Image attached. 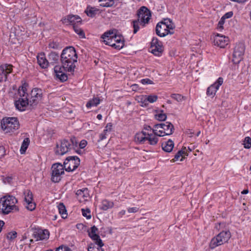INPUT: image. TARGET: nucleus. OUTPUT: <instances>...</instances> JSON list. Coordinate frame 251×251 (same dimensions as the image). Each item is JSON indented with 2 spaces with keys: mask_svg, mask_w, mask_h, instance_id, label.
Instances as JSON below:
<instances>
[{
  "mask_svg": "<svg viewBox=\"0 0 251 251\" xmlns=\"http://www.w3.org/2000/svg\"><path fill=\"white\" fill-rule=\"evenodd\" d=\"M77 55L73 47L65 48L60 55V60L63 69L66 72L73 73L75 68Z\"/></svg>",
  "mask_w": 251,
  "mask_h": 251,
  "instance_id": "1",
  "label": "nucleus"
},
{
  "mask_svg": "<svg viewBox=\"0 0 251 251\" xmlns=\"http://www.w3.org/2000/svg\"><path fill=\"white\" fill-rule=\"evenodd\" d=\"M102 42L117 50H121L124 46V37L117 34L116 31H109L105 32L102 36Z\"/></svg>",
  "mask_w": 251,
  "mask_h": 251,
  "instance_id": "2",
  "label": "nucleus"
},
{
  "mask_svg": "<svg viewBox=\"0 0 251 251\" xmlns=\"http://www.w3.org/2000/svg\"><path fill=\"white\" fill-rule=\"evenodd\" d=\"M17 199L13 196L6 195L0 199V211L3 214L19 211V207L16 205Z\"/></svg>",
  "mask_w": 251,
  "mask_h": 251,
  "instance_id": "3",
  "label": "nucleus"
},
{
  "mask_svg": "<svg viewBox=\"0 0 251 251\" xmlns=\"http://www.w3.org/2000/svg\"><path fill=\"white\" fill-rule=\"evenodd\" d=\"M151 17V11L145 6H142L138 10V19L133 21V33L139 29V25L145 26L149 22Z\"/></svg>",
  "mask_w": 251,
  "mask_h": 251,
  "instance_id": "4",
  "label": "nucleus"
},
{
  "mask_svg": "<svg viewBox=\"0 0 251 251\" xmlns=\"http://www.w3.org/2000/svg\"><path fill=\"white\" fill-rule=\"evenodd\" d=\"M158 136L153 132H146L143 131L136 134L135 136V142L139 144H148L155 146L158 142Z\"/></svg>",
  "mask_w": 251,
  "mask_h": 251,
  "instance_id": "5",
  "label": "nucleus"
},
{
  "mask_svg": "<svg viewBox=\"0 0 251 251\" xmlns=\"http://www.w3.org/2000/svg\"><path fill=\"white\" fill-rule=\"evenodd\" d=\"M231 236V233L229 230L222 231L211 239L209 243V248L213 250L218 246L227 243Z\"/></svg>",
  "mask_w": 251,
  "mask_h": 251,
  "instance_id": "6",
  "label": "nucleus"
},
{
  "mask_svg": "<svg viewBox=\"0 0 251 251\" xmlns=\"http://www.w3.org/2000/svg\"><path fill=\"white\" fill-rule=\"evenodd\" d=\"M27 85L25 84L19 88L18 94L20 98L15 100V105L19 111H24L27 106L29 105V100L27 98L28 94L27 93Z\"/></svg>",
  "mask_w": 251,
  "mask_h": 251,
  "instance_id": "7",
  "label": "nucleus"
},
{
  "mask_svg": "<svg viewBox=\"0 0 251 251\" xmlns=\"http://www.w3.org/2000/svg\"><path fill=\"white\" fill-rule=\"evenodd\" d=\"M174 24L168 19H165L164 22L158 23L156 26L155 31L156 34L160 37L174 33Z\"/></svg>",
  "mask_w": 251,
  "mask_h": 251,
  "instance_id": "8",
  "label": "nucleus"
},
{
  "mask_svg": "<svg viewBox=\"0 0 251 251\" xmlns=\"http://www.w3.org/2000/svg\"><path fill=\"white\" fill-rule=\"evenodd\" d=\"M1 126L5 133H10L17 130L20 124L17 118L5 117L1 121Z\"/></svg>",
  "mask_w": 251,
  "mask_h": 251,
  "instance_id": "9",
  "label": "nucleus"
},
{
  "mask_svg": "<svg viewBox=\"0 0 251 251\" xmlns=\"http://www.w3.org/2000/svg\"><path fill=\"white\" fill-rule=\"evenodd\" d=\"M77 143L75 137L71 138L70 140H63L61 142L60 145H57L56 153L60 155H63L72 149H75L77 147Z\"/></svg>",
  "mask_w": 251,
  "mask_h": 251,
  "instance_id": "10",
  "label": "nucleus"
},
{
  "mask_svg": "<svg viewBox=\"0 0 251 251\" xmlns=\"http://www.w3.org/2000/svg\"><path fill=\"white\" fill-rule=\"evenodd\" d=\"M80 164L79 158L75 156H69L64 162V168L67 172L75 170Z\"/></svg>",
  "mask_w": 251,
  "mask_h": 251,
  "instance_id": "11",
  "label": "nucleus"
},
{
  "mask_svg": "<svg viewBox=\"0 0 251 251\" xmlns=\"http://www.w3.org/2000/svg\"><path fill=\"white\" fill-rule=\"evenodd\" d=\"M64 166L60 163H55L51 167V180L54 182H58L61 178V175L64 173Z\"/></svg>",
  "mask_w": 251,
  "mask_h": 251,
  "instance_id": "12",
  "label": "nucleus"
},
{
  "mask_svg": "<svg viewBox=\"0 0 251 251\" xmlns=\"http://www.w3.org/2000/svg\"><path fill=\"white\" fill-rule=\"evenodd\" d=\"M245 50V46L243 43H239L235 46L232 58V61L234 63L238 64L242 60Z\"/></svg>",
  "mask_w": 251,
  "mask_h": 251,
  "instance_id": "13",
  "label": "nucleus"
},
{
  "mask_svg": "<svg viewBox=\"0 0 251 251\" xmlns=\"http://www.w3.org/2000/svg\"><path fill=\"white\" fill-rule=\"evenodd\" d=\"M42 97V90L39 88H34L31 91L30 95L27 98L29 100V105L34 106L36 105L41 100Z\"/></svg>",
  "mask_w": 251,
  "mask_h": 251,
  "instance_id": "14",
  "label": "nucleus"
},
{
  "mask_svg": "<svg viewBox=\"0 0 251 251\" xmlns=\"http://www.w3.org/2000/svg\"><path fill=\"white\" fill-rule=\"evenodd\" d=\"M151 52L155 55L160 56L163 51V47L161 41L156 38H153L151 42Z\"/></svg>",
  "mask_w": 251,
  "mask_h": 251,
  "instance_id": "15",
  "label": "nucleus"
},
{
  "mask_svg": "<svg viewBox=\"0 0 251 251\" xmlns=\"http://www.w3.org/2000/svg\"><path fill=\"white\" fill-rule=\"evenodd\" d=\"M24 194L26 208L30 211L35 209L36 204L33 201V196L31 192L29 190H26L24 191Z\"/></svg>",
  "mask_w": 251,
  "mask_h": 251,
  "instance_id": "16",
  "label": "nucleus"
},
{
  "mask_svg": "<svg viewBox=\"0 0 251 251\" xmlns=\"http://www.w3.org/2000/svg\"><path fill=\"white\" fill-rule=\"evenodd\" d=\"M223 78L221 77H219L216 82L208 87L206 91L207 95L210 96L211 98L214 97L216 92L219 89V87L223 84Z\"/></svg>",
  "mask_w": 251,
  "mask_h": 251,
  "instance_id": "17",
  "label": "nucleus"
},
{
  "mask_svg": "<svg viewBox=\"0 0 251 251\" xmlns=\"http://www.w3.org/2000/svg\"><path fill=\"white\" fill-rule=\"evenodd\" d=\"M98 228L94 226L91 227L90 230L88 231V235L93 240L95 241L96 244L98 245L100 248H101L103 246V244L100 237L98 234Z\"/></svg>",
  "mask_w": 251,
  "mask_h": 251,
  "instance_id": "18",
  "label": "nucleus"
},
{
  "mask_svg": "<svg viewBox=\"0 0 251 251\" xmlns=\"http://www.w3.org/2000/svg\"><path fill=\"white\" fill-rule=\"evenodd\" d=\"M13 70L12 65L8 64H4L0 66V70L1 73H0V81L3 78L5 80L7 79V75L10 74Z\"/></svg>",
  "mask_w": 251,
  "mask_h": 251,
  "instance_id": "19",
  "label": "nucleus"
},
{
  "mask_svg": "<svg viewBox=\"0 0 251 251\" xmlns=\"http://www.w3.org/2000/svg\"><path fill=\"white\" fill-rule=\"evenodd\" d=\"M64 24H71L74 26L76 24L81 23V18L77 15H68L61 20Z\"/></svg>",
  "mask_w": 251,
  "mask_h": 251,
  "instance_id": "20",
  "label": "nucleus"
},
{
  "mask_svg": "<svg viewBox=\"0 0 251 251\" xmlns=\"http://www.w3.org/2000/svg\"><path fill=\"white\" fill-rule=\"evenodd\" d=\"M228 38L225 36L218 34L214 39V44L221 48H225L228 43Z\"/></svg>",
  "mask_w": 251,
  "mask_h": 251,
  "instance_id": "21",
  "label": "nucleus"
},
{
  "mask_svg": "<svg viewBox=\"0 0 251 251\" xmlns=\"http://www.w3.org/2000/svg\"><path fill=\"white\" fill-rule=\"evenodd\" d=\"M50 233L48 230L38 229L33 233V237L36 241L47 239L49 238Z\"/></svg>",
  "mask_w": 251,
  "mask_h": 251,
  "instance_id": "22",
  "label": "nucleus"
},
{
  "mask_svg": "<svg viewBox=\"0 0 251 251\" xmlns=\"http://www.w3.org/2000/svg\"><path fill=\"white\" fill-rule=\"evenodd\" d=\"M76 195L80 201H86L89 197L88 189L87 188L77 190Z\"/></svg>",
  "mask_w": 251,
  "mask_h": 251,
  "instance_id": "23",
  "label": "nucleus"
},
{
  "mask_svg": "<svg viewBox=\"0 0 251 251\" xmlns=\"http://www.w3.org/2000/svg\"><path fill=\"white\" fill-rule=\"evenodd\" d=\"M62 68L60 66H55L54 70L56 77L61 81H65L68 79L67 75L62 71Z\"/></svg>",
  "mask_w": 251,
  "mask_h": 251,
  "instance_id": "24",
  "label": "nucleus"
},
{
  "mask_svg": "<svg viewBox=\"0 0 251 251\" xmlns=\"http://www.w3.org/2000/svg\"><path fill=\"white\" fill-rule=\"evenodd\" d=\"M37 62L42 68H47L49 66V62L47 60L44 53L38 54L37 56Z\"/></svg>",
  "mask_w": 251,
  "mask_h": 251,
  "instance_id": "25",
  "label": "nucleus"
},
{
  "mask_svg": "<svg viewBox=\"0 0 251 251\" xmlns=\"http://www.w3.org/2000/svg\"><path fill=\"white\" fill-rule=\"evenodd\" d=\"M163 134L165 135H171L174 130V126L170 122H167L163 123Z\"/></svg>",
  "mask_w": 251,
  "mask_h": 251,
  "instance_id": "26",
  "label": "nucleus"
},
{
  "mask_svg": "<svg viewBox=\"0 0 251 251\" xmlns=\"http://www.w3.org/2000/svg\"><path fill=\"white\" fill-rule=\"evenodd\" d=\"M163 130L162 124H156L154 125L152 132L159 137H161L165 135L164 134H163Z\"/></svg>",
  "mask_w": 251,
  "mask_h": 251,
  "instance_id": "27",
  "label": "nucleus"
},
{
  "mask_svg": "<svg viewBox=\"0 0 251 251\" xmlns=\"http://www.w3.org/2000/svg\"><path fill=\"white\" fill-rule=\"evenodd\" d=\"M174 147V143L173 141L169 139L168 141L162 143V149L166 152H171Z\"/></svg>",
  "mask_w": 251,
  "mask_h": 251,
  "instance_id": "28",
  "label": "nucleus"
},
{
  "mask_svg": "<svg viewBox=\"0 0 251 251\" xmlns=\"http://www.w3.org/2000/svg\"><path fill=\"white\" fill-rule=\"evenodd\" d=\"M99 11V10L97 8L88 6L85 10V12L87 16L93 17L97 14Z\"/></svg>",
  "mask_w": 251,
  "mask_h": 251,
  "instance_id": "29",
  "label": "nucleus"
},
{
  "mask_svg": "<svg viewBox=\"0 0 251 251\" xmlns=\"http://www.w3.org/2000/svg\"><path fill=\"white\" fill-rule=\"evenodd\" d=\"M114 206V203L112 201L104 200L101 202V209L103 210H107L109 208H111Z\"/></svg>",
  "mask_w": 251,
  "mask_h": 251,
  "instance_id": "30",
  "label": "nucleus"
},
{
  "mask_svg": "<svg viewBox=\"0 0 251 251\" xmlns=\"http://www.w3.org/2000/svg\"><path fill=\"white\" fill-rule=\"evenodd\" d=\"M188 154L185 152L183 150L179 151L175 155L174 158L173 159L174 161L178 160L182 161L185 156H187Z\"/></svg>",
  "mask_w": 251,
  "mask_h": 251,
  "instance_id": "31",
  "label": "nucleus"
},
{
  "mask_svg": "<svg viewBox=\"0 0 251 251\" xmlns=\"http://www.w3.org/2000/svg\"><path fill=\"white\" fill-rule=\"evenodd\" d=\"M100 102V100L98 98H94L90 100L87 103L86 106L88 108H90L93 106H97Z\"/></svg>",
  "mask_w": 251,
  "mask_h": 251,
  "instance_id": "32",
  "label": "nucleus"
},
{
  "mask_svg": "<svg viewBox=\"0 0 251 251\" xmlns=\"http://www.w3.org/2000/svg\"><path fill=\"white\" fill-rule=\"evenodd\" d=\"M58 209L60 214L63 219H65L67 217V212L65 205L62 203H60L58 205Z\"/></svg>",
  "mask_w": 251,
  "mask_h": 251,
  "instance_id": "33",
  "label": "nucleus"
},
{
  "mask_svg": "<svg viewBox=\"0 0 251 251\" xmlns=\"http://www.w3.org/2000/svg\"><path fill=\"white\" fill-rule=\"evenodd\" d=\"M30 143V140L28 138H25L21 145L20 152L21 154L25 153Z\"/></svg>",
  "mask_w": 251,
  "mask_h": 251,
  "instance_id": "34",
  "label": "nucleus"
},
{
  "mask_svg": "<svg viewBox=\"0 0 251 251\" xmlns=\"http://www.w3.org/2000/svg\"><path fill=\"white\" fill-rule=\"evenodd\" d=\"M59 54L56 52H51L49 55V58L51 61V63L57 62L59 60Z\"/></svg>",
  "mask_w": 251,
  "mask_h": 251,
  "instance_id": "35",
  "label": "nucleus"
},
{
  "mask_svg": "<svg viewBox=\"0 0 251 251\" xmlns=\"http://www.w3.org/2000/svg\"><path fill=\"white\" fill-rule=\"evenodd\" d=\"M101 2L100 5L102 7H111L114 4V0H99Z\"/></svg>",
  "mask_w": 251,
  "mask_h": 251,
  "instance_id": "36",
  "label": "nucleus"
},
{
  "mask_svg": "<svg viewBox=\"0 0 251 251\" xmlns=\"http://www.w3.org/2000/svg\"><path fill=\"white\" fill-rule=\"evenodd\" d=\"M147 100V95H142L137 98L138 102L141 103L142 106H146L148 105Z\"/></svg>",
  "mask_w": 251,
  "mask_h": 251,
  "instance_id": "37",
  "label": "nucleus"
},
{
  "mask_svg": "<svg viewBox=\"0 0 251 251\" xmlns=\"http://www.w3.org/2000/svg\"><path fill=\"white\" fill-rule=\"evenodd\" d=\"M155 118L158 121H164L167 118L166 115L161 111L160 112L155 115Z\"/></svg>",
  "mask_w": 251,
  "mask_h": 251,
  "instance_id": "38",
  "label": "nucleus"
},
{
  "mask_svg": "<svg viewBox=\"0 0 251 251\" xmlns=\"http://www.w3.org/2000/svg\"><path fill=\"white\" fill-rule=\"evenodd\" d=\"M171 97L178 102H180L185 100V97L179 94H173Z\"/></svg>",
  "mask_w": 251,
  "mask_h": 251,
  "instance_id": "39",
  "label": "nucleus"
},
{
  "mask_svg": "<svg viewBox=\"0 0 251 251\" xmlns=\"http://www.w3.org/2000/svg\"><path fill=\"white\" fill-rule=\"evenodd\" d=\"M244 148L246 149H250L251 147V138L248 136L246 137L243 141Z\"/></svg>",
  "mask_w": 251,
  "mask_h": 251,
  "instance_id": "40",
  "label": "nucleus"
},
{
  "mask_svg": "<svg viewBox=\"0 0 251 251\" xmlns=\"http://www.w3.org/2000/svg\"><path fill=\"white\" fill-rule=\"evenodd\" d=\"M82 214L84 217H86L87 219H90L91 218V216L90 214V210L89 209H82Z\"/></svg>",
  "mask_w": 251,
  "mask_h": 251,
  "instance_id": "41",
  "label": "nucleus"
},
{
  "mask_svg": "<svg viewBox=\"0 0 251 251\" xmlns=\"http://www.w3.org/2000/svg\"><path fill=\"white\" fill-rule=\"evenodd\" d=\"M73 28L75 33H76L82 38L85 37V34L83 32V31L81 28L76 27L75 25L73 26Z\"/></svg>",
  "mask_w": 251,
  "mask_h": 251,
  "instance_id": "42",
  "label": "nucleus"
},
{
  "mask_svg": "<svg viewBox=\"0 0 251 251\" xmlns=\"http://www.w3.org/2000/svg\"><path fill=\"white\" fill-rule=\"evenodd\" d=\"M147 98L148 99L147 100H148V103L149 102L153 103V102L156 101L158 98L157 96L156 95H150V96L147 95Z\"/></svg>",
  "mask_w": 251,
  "mask_h": 251,
  "instance_id": "43",
  "label": "nucleus"
},
{
  "mask_svg": "<svg viewBox=\"0 0 251 251\" xmlns=\"http://www.w3.org/2000/svg\"><path fill=\"white\" fill-rule=\"evenodd\" d=\"M88 251H104L99 248L95 247L93 244H90L88 248Z\"/></svg>",
  "mask_w": 251,
  "mask_h": 251,
  "instance_id": "44",
  "label": "nucleus"
},
{
  "mask_svg": "<svg viewBox=\"0 0 251 251\" xmlns=\"http://www.w3.org/2000/svg\"><path fill=\"white\" fill-rule=\"evenodd\" d=\"M17 237V232L13 231L8 233L7 235V238L10 240L14 239Z\"/></svg>",
  "mask_w": 251,
  "mask_h": 251,
  "instance_id": "45",
  "label": "nucleus"
},
{
  "mask_svg": "<svg viewBox=\"0 0 251 251\" xmlns=\"http://www.w3.org/2000/svg\"><path fill=\"white\" fill-rule=\"evenodd\" d=\"M55 251H71V249L65 246L61 245L56 249Z\"/></svg>",
  "mask_w": 251,
  "mask_h": 251,
  "instance_id": "46",
  "label": "nucleus"
},
{
  "mask_svg": "<svg viewBox=\"0 0 251 251\" xmlns=\"http://www.w3.org/2000/svg\"><path fill=\"white\" fill-rule=\"evenodd\" d=\"M141 82L143 84H153V81L150 79L149 78H144L141 79Z\"/></svg>",
  "mask_w": 251,
  "mask_h": 251,
  "instance_id": "47",
  "label": "nucleus"
},
{
  "mask_svg": "<svg viewBox=\"0 0 251 251\" xmlns=\"http://www.w3.org/2000/svg\"><path fill=\"white\" fill-rule=\"evenodd\" d=\"M139 208L137 207H129L127 208V211L129 213H136L138 212Z\"/></svg>",
  "mask_w": 251,
  "mask_h": 251,
  "instance_id": "48",
  "label": "nucleus"
},
{
  "mask_svg": "<svg viewBox=\"0 0 251 251\" xmlns=\"http://www.w3.org/2000/svg\"><path fill=\"white\" fill-rule=\"evenodd\" d=\"M225 19H223V17L221 18V19H220V21L219 22L218 25V28L219 29H223V28H224L223 25L225 23Z\"/></svg>",
  "mask_w": 251,
  "mask_h": 251,
  "instance_id": "49",
  "label": "nucleus"
},
{
  "mask_svg": "<svg viewBox=\"0 0 251 251\" xmlns=\"http://www.w3.org/2000/svg\"><path fill=\"white\" fill-rule=\"evenodd\" d=\"M112 125L111 123H108L105 127V129L103 130V132L104 133H106L107 132H109L112 129Z\"/></svg>",
  "mask_w": 251,
  "mask_h": 251,
  "instance_id": "50",
  "label": "nucleus"
},
{
  "mask_svg": "<svg viewBox=\"0 0 251 251\" xmlns=\"http://www.w3.org/2000/svg\"><path fill=\"white\" fill-rule=\"evenodd\" d=\"M12 179H13V178L11 176L5 177H3V182L4 183L10 184L11 183Z\"/></svg>",
  "mask_w": 251,
  "mask_h": 251,
  "instance_id": "51",
  "label": "nucleus"
},
{
  "mask_svg": "<svg viewBox=\"0 0 251 251\" xmlns=\"http://www.w3.org/2000/svg\"><path fill=\"white\" fill-rule=\"evenodd\" d=\"M49 46L50 48L56 49L58 48L59 45L58 43L53 42L50 43L49 45Z\"/></svg>",
  "mask_w": 251,
  "mask_h": 251,
  "instance_id": "52",
  "label": "nucleus"
},
{
  "mask_svg": "<svg viewBox=\"0 0 251 251\" xmlns=\"http://www.w3.org/2000/svg\"><path fill=\"white\" fill-rule=\"evenodd\" d=\"M87 144V141L85 140H82L80 141V142L79 144V146L80 149H83L86 146Z\"/></svg>",
  "mask_w": 251,
  "mask_h": 251,
  "instance_id": "53",
  "label": "nucleus"
},
{
  "mask_svg": "<svg viewBox=\"0 0 251 251\" xmlns=\"http://www.w3.org/2000/svg\"><path fill=\"white\" fill-rule=\"evenodd\" d=\"M232 16L233 12L232 11H230L226 13L222 17L223 19H226L231 18Z\"/></svg>",
  "mask_w": 251,
  "mask_h": 251,
  "instance_id": "54",
  "label": "nucleus"
},
{
  "mask_svg": "<svg viewBox=\"0 0 251 251\" xmlns=\"http://www.w3.org/2000/svg\"><path fill=\"white\" fill-rule=\"evenodd\" d=\"M5 152L4 148L3 146H0V157L3 156Z\"/></svg>",
  "mask_w": 251,
  "mask_h": 251,
  "instance_id": "55",
  "label": "nucleus"
},
{
  "mask_svg": "<svg viewBox=\"0 0 251 251\" xmlns=\"http://www.w3.org/2000/svg\"><path fill=\"white\" fill-rule=\"evenodd\" d=\"M126 214V210H122L118 213V216L120 218L122 217Z\"/></svg>",
  "mask_w": 251,
  "mask_h": 251,
  "instance_id": "56",
  "label": "nucleus"
},
{
  "mask_svg": "<svg viewBox=\"0 0 251 251\" xmlns=\"http://www.w3.org/2000/svg\"><path fill=\"white\" fill-rule=\"evenodd\" d=\"M106 133H104L103 132L102 133L100 134V139L101 140H104V139H105L106 138Z\"/></svg>",
  "mask_w": 251,
  "mask_h": 251,
  "instance_id": "57",
  "label": "nucleus"
},
{
  "mask_svg": "<svg viewBox=\"0 0 251 251\" xmlns=\"http://www.w3.org/2000/svg\"><path fill=\"white\" fill-rule=\"evenodd\" d=\"M145 129L148 131H150L149 132H152V128L150 126H147L144 127Z\"/></svg>",
  "mask_w": 251,
  "mask_h": 251,
  "instance_id": "58",
  "label": "nucleus"
},
{
  "mask_svg": "<svg viewBox=\"0 0 251 251\" xmlns=\"http://www.w3.org/2000/svg\"><path fill=\"white\" fill-rule=\"evenodd\" d=\"M4 222L2 220H0V232L1 231L2 227L4 226Z\"/></svg>",
  "mask_w": 251,
  "mask_h": 251,
  "instance_id": "59",
  "label": "nucleus"
},
{
  "mask_svg": "<svg viewBox=\"0 0 251 251\" xmlns=\"http://www.w3.org/2000/svg\"><path fill=\"white\" fill-rule=\"evenodd\" d=\"M249 193V190L248 189H245L241 193L242 194H247Z\"/></svg>",
  "mask_w": 251,
  "mask_h": 251,
  "instance_id": "60",
  "label": "nucleus"
},
{
  "mask_svg": "<svg viewBox=\"0 0 251 251\" xmlns=\"http://www.w3.org/2000/svg\"><path fill=\"white\" fill-rule=\"evenodd\" d=\"M102 115L101 114H98L97 116V118L98 119H99V120H100L102 119Z\"/></svg>",
  "mask_w": 251,
  "mask_h": 251,
  "instance_id": "61",
  "label": "nucleus"
},
{
  "mask_svg": "<svg viewBox=\"0 0 251 251\" xmlns=\"http://www.w3.org/2000/svg\"><path fill=\"white\" fill-rule=\"evenodd\" d=\"M57 217V215H54V216H53V218L52 220H56Z\"/></svg>",
  "mask_w": 251,
  "mask_h": 251,
  "instance_id": "62",
  "label": "nucleus"
},
{
  "mask_svg": "<svg viewBox=\"0 0 251 251\" xmlns=\"http://www.w3.org/2000/svg\"><path fill=\"white\" fill-rule=\"evenodd\" d=\"M200 133H201V131H198L196 134L197 136H199V135L200 134Z\"/></svg>",
  "mask_w": 251,
  "mask_h": 251,
  "instance_id": "63",
  "label": "nucleus"
},
{
  "mask_svg": "<svg viewBox=\"0 0 251 251\" xmlns=\"http://www.w3.org/2000/svg\"><path fill=\"white\" fill-rule=\"evenodd\" d=\"M30 243L33 242V240L32 239L30 240Z\"/></svg>",
  "mask_w": 251,
  "mask_h": 251,
  "instance_id": "64",
  "label": "nucleus"
}]
</instances>
